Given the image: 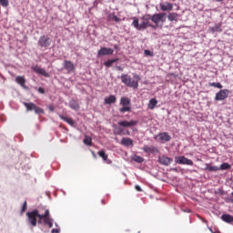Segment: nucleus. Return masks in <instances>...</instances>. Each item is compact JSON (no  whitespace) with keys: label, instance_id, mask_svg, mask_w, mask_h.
<instances>
[{"label":"nucleus","instance_id":"1","mask_svg":"<svg viewBox=\"0 0 233 233\" xmlns=\"http://www.w3.org/2000/svg\"><path fill=\"white\" fill-rule=\"evenodd\" d=\"M28 224L31 227H37L38 225H46L49 228L54 227V219L50 218V210L46 209L44 214L41 215L38 209H34L26 213Z\"/></svg>","mask_w":233,"mask_h":233},{"label":"nucleus","instance_id":"2","mask_svg":"<svg viewBox=\"0 0 233 233\" xmlns=\"http://www.w3.org/2000/svg\"><path fill=\"white\" fill-rule=\"evenodd\" d=\"M140 24H139V18L134 17L132 22V26L136 28V30L142 31L147 30V28H156V25H152L150 21V15H145L140 18Z\"/></svg>","mask_w":233,"mask_h":233},{"label":"nucleus","instance_id":"3","mask_svg":"<svg viewBox=\"0 0 233 233\" xmlns=\"http://www.w3.org/2000/svg\"><path fill=\"white\" fill-rule=\"evenodd\" d=\"M121 81L126 85L127 86H129L130 88H137L139 86V81H141V77L139 75H135V76L130 77L128 75H122L121 76Z\"/></svg>","mask_w":233,"mask_h":233},{"label":"nucleus","instance_id":"4","mask_svg":"<svg viewBox=\"0 0 233 233\" xmlns=\"http://www.w3.org/2000/svg\"><path fill=\"white\" fill-rule=\"evenodd\" d=\"M119 105L120 106H122L119 108L120 114H125V112H132V106H130L131 105L130 98L127 96L121 97Z\"/></svg>","mask_w":233,"mask_h":233},{"label":"nucleus","instance_id":"5","mask_svg":"<svg viewBox=\"0 0 233 233\" xmlns=\"http://www.w3.org/2000/svg\"><path fill=\"white\" fill-rule=\"evenodd\" d=\"M24 106L26 108V112H32L34 110L35 114H45V109L37 106V105L33 102H23Z\"/></svg>","mask_w":233,"mask_h":233},{"label":"nucleus","instance_id":"6","mask_svg":"<svg viewBox=\"0 0 233 233\" xmlns=\"http://www.w3.org/2000/svg\"><path fill=\"white\" fill-rule=\"evenodd\" d=\"M166 15L167 14L165 13H157L154 15H150L151 21L156 25V28L159 26V23H165L167 21Z\"/></svg>","mask_w":233,"mask_h":233},{"label":"nucleus","instance_id":"7","mask_svg":"<svg viewBox=\"0 0 233 233\" xmlns=\"http://www.w3.org/2000/svg\"><path fill=\"white\" fill-rule=\"evenodd\" d=\"M38 46L41 48H48L50 45H52V39L48 37L47 35H42L40 36L38 42H37Z\"/></svg>","mask_w":233,"mask_h":233},{"label":"nucleus","instance_id":"8","mask_svg":"<svg viewBox=\"0 0 233 233\" xmlns=\"http://www.w3.org/2000/svg\"><path fill=\"white\" fill-rule=\"evenodd\" d=\"M175 162L178 165H188L189 167H192L194 165V162L188 158H187L184 156L181 157H176Z\"/></svg>","mask_w":233,"mask_h":233},{"label":"nucleus","instance_id":"9","mask_svg":"<svg viewBox=\"0 0 233 233\" xmlns=\"http://www.w3.org/2000/svg\"><path fill=\"white\" fill-rule=\"evenodd\" d=\"M228 97V90L222 89L218 93L216 94L215 100L216 101H225Z\"/></svg>","mask_w":233,"mask_h":233},{"label":"nucleus","instance_id":"10","mask_svg":"<svg viewBox=\"0 0 233 233\" xmlns=\"http://www.w3.org/2000/svg\"><path fill=\"white\" fill-rule=\"evenodd\" d=\"M137 123H139L137 120H130V121L123 120V121H119L118 125L123 128H130V127L137 126Z\"/></svg>","mask_w":233,"mask_h":233},{"label":"nucleus","instance_id":"11","mask_svg":"<svg viewBox=\"0 0 233 233\" xmlns=\"http://www.w3.org/2000/svg\"><path fill=\"white\" fill-rule=\"evenodd\" d=\"M143 152H145L146 154H158L159 153V149L154 146H148V145H145L142 148Z\"/></svg>","mask_w":233,"mask_h":233},{"label":"nucleus","instance_id":"12","mask_svg":"<svg viewBox=\"0 0 233 233\" xmlns=\"http://www.w3.org/2000/svg\"><path fill=\"white\" fill-rule=\"evenodd\" d=\"M114 54V49L108 48V47H102L100 50L97 52V56H112Z\"/></svg>","mask_w":233,"mask_h":233},{"label":"nucleus","instance_id":"13","mask_svg":"<svg viewBox=\"0 0 233 233\" xmlns=\"http://www.w3.org/2000/svg\"><path fill=\"white\" fill-rule=\"evenodd\" d=\"M64 68L66 70L67 74H70L71 72H74L76 70V66H74V63L72 61L66 60L64 62Z\"/></svg>","mask_w":233,"mask_h":233},{"label":"nucleus","instance_id":"14","mask_svg":"<svg viewBox=\"0 0 233 233\" xmlns=\"http://www.w3.org/2000/svg\"><path fill=\"white\" fill-rule=\"evenodd\" d=\"M157 137L159 138V141H162V143H168V141H170V139H172V137H170V135H168L167 132H162L159 133Z\"/></svg>","mask_w":233,"mask_h":233},{"label":"nucleus","instance_id":"15","mask_svg":"<svg viewBox=\"0 0 233 233\" xmlns=\"http://www.w3.org/2000/svg\"><path fill=\"white\" fill-rule=\"evenodd\" d=\"M174 160L167 156H161L158 157V163L160 165H164L165 167H168L170 163H172Z\"/></svg>","mask_w":233,"mask_h":233},{"label":"nucleus","instance_id":"16","mask_svg":"<svg viewBox=\"0 0 233 233\" xmlns=\"http://www.w3.org/2000/svg\"><path fill=\"white\" fill-rule=\"evenodd\" d=\"M33 70L35 74H39L40 76H44V77H50V75L45 70V68H41L39 66H35Z\"/></svg>","mask_w":233,"mask_h":233},{"label":"nucleus","instance_id":"17","mask_svg":"<svg viewBox=\"0 0 233 233\" xmlns=\"http://www.w3.org/2000/svg\"><path fill=\"white\" fill-rule=\"evenodd\" d=\"M160 10L162 12H171V10H174V5L165 2L163 4H160Z\"/></svg>","mask_w":233,"mask_h":233},{"label":"nucleus","instance_id":"18","mask_svg":"<svg viewBox=\"0 0 233 233\" xmlns=\"http://www.w3.org/2000/svg\"><path fill=\"white\" fill-rule=\"evenodd\" d=\"M120 145H123V147H133L134 140H132L130 137H123L121 139Z\"/></svg>","mask_w":233,"mask_h":233},{"label":"nucleus","instance_id":"19","mask_svg":"<svg viewBox=\"0 0 233 233\" xmlns=\"http://www.w3.org/2000/svg\"><path fill=\"white\" fill-rule=\"evenodd\" d=\"M59 117L60 119H62V121H65L66 123H67V125H70V127H74V125H76V122L74 121V119H72V117H68L63 115H60Z\"/></svg>","mask_w":233,"mask_h":233},{"label":"nucleus","instance_id":"20","mask_svg":"<svg viewBox=\"0 0 233 233\" xmlns=\"http://www.w3.org/2000/svg\"><path fill=\"white\" fill-rule=\"evenodd\" d=\"M117 101V97L114 95H110L108 97H106L104 100L105 105H113Z\"/></svg>","mask_w":233,"mask_h":233},{"label":"nucleus","instance_id":"21","mask_svg":"<svg viewBox=\"0 0 233 233\" xmlns=\"http://www.w3.org/2000/svg\"><path fill=\"white\" fill-rule=\"evenodd\" d=\"M15 81L18 85H20V86L25 88V85H26V79L25 78V76H16Z\"/></svg>","mask_w":233,"mask_h":233},{"label":"nucleus","instance_id":"22","mask_svg":"<svg viewBox=\"0 0 233 233\" xmlns=\"http://www.w3.org/2000/svg\"><path fill=\"white\" fill-rule=\"evenodd\" d=\"M115 134L116 136H130V131L127 130L126 132L123 130V128L118 127L116 128V131H115Z\"/></svg>","mask_w":233,"mask_h":233},{"label":"nucleus","instance_id":"23","mask_svg":"<svg viewBox=\"0 0 233 233\" xmlns=\"http://www.w3.org/2000/svg\"><path fill=\"white\" fill-rule=\"evenodd\" d=\"M221 219L225 221V223H233V217L228 214L222 215Z\"/></svg>","mask_w":233,"mask_h":233},{"label":"nucleus","instance_id":"24","mask_svg":"<svg viewBox=\"0 0 233 233\" xmlns=\"http://www.w3.org/2000/svg\"><path fill=\"white\" fill-rule=\"evenodd\" d=\"M157 105V99L152 98L149 100L148 108H150V110H154Z\"/></svg>","mask_w":233,"mask_h":233},{"label":"nucleus","instance_id":"25","mask_svg":"<svg viewBox=\"0 0 233 233\" xmlns=\"http://www.w3.org/2000/svg\"><path fill=\"white\" fill-rule=\"evenodd\" d=\"M97 155L99 156V157H101L103 159V161H108V155H106L105 150L102 149V150L98 151Z\"/></svg>","mask_w":233,"mask_h":233},{"label":"nucleus","instance_id":"26","mask_svg":"<svg viewBox=\"0 0 233 233\" xmlns=\"http://www.w3.org/2000/svg\"><path fill=\"white\" fill-rule=\"evenodd\" d=\"M206 170H208V172H218L219 170V167H218L217 166H210L207 164Z\"/></svg>","mask_w":233,"mask_h":233},{"label":"nucleus","instance_id":"27","mask_svg":"<svg viewBox=\"0 0 233 233\" xmlns=\"http://www.w3.org/2000/svg\"><path fill=\"white\" fill-rule=\"evenodd\" d=\"M117 61H119V59L116 58V59H110L107 60L104 63L105 66H106V68H110V66H112L113 63H117Z\"/></svg>","mask_w":233,"mask_h":233},{"label":"nucleus","instance_id":"28","mask_svg":"<svg viewBox=\"0 0 233 233\" xmlns=\"http://www.w3.org/2000/svg\"><path fill=\"white\" fill-rule=\"evenodd\" d=\"M218 168L219 170H230L232 166H230L228 163H222Z\"/></svg>","mask_w":233,"mask_h":233},{"label":"nucleus","instance_id":"29","mask_svg":"<svg viewBox=\"0 0 233 233\" xmlns=\"http://www.w3.org/2000/svg\"><path fill=\"white\" fill-rule=\"evenodd\" d=\"M167 19L168 21H177V13H170Z\"/></svg>","mask_w":233,"mask_h":233},{"label":"nucleus","instance_id":"30","mask_svg":"<svg viewBox=\"0 0 233 233\" xmlns=\"http://www.w3.org/2000/svg\"><path fill=\"white\" fill-rule=\"evenodd\" d=\"M84 144L87 145V147H92V137L86 136L84 138Z\"/></svg>","mask_w":233,"mask_h":233},{"label":"nucleus","instance_id":"31","mask_svg":"<svg viewBox=\"0 0 233 233\" xmlns=\"http://www.w3.org/2000/svg\"><path fill=\"white\" fill-rule=\"evenodd\" d=\"M108 17L116 23H119V21H121V18L117 17L115 14L109 15Z\"/></svg>","mask_w":233,"mask_h":233},{"label":"nucleus","instance_id":"32","mask_svg":"<svg viewBox=\"0 0 233 233\" xmlns=\"http://www.w3.org/2000/svg\"><path fill=\"white\" fill-rule=\"evenodd\" d=\"M209 86H214L215 88H223V86L219 82L209 83Z\"/></svg>","mask_w":233,"mask_h":233},{"label":"nucleus","instance_id":"33","mask_svg":"<svg viewBox=\"0 0 233 233\" xmlns=\"http://www.w3.org/2000/svg\"><path fill=\"white\" fill-rule=\"evenodd\" d=\"M28 208V204L26 200L24 202L22 208H21V214H25L26 212V209Z\"/></svg>","mask_w":233,"mask_h":233},{"label":"nucleus","instance_id":"34","mask_svg":"<svg viewBox=\"0 0 233 233\" xmlns=\"http://www.w3.org/2000/svg\"><path fill=\"white\" fill-rule=\"evenodd\" d=\"M133 159L134 161H136V163H143V161H145V158L139 156H135Z\"/></svg>","mask_w":233,"mask_h":233},{"label":"nucleus","instance_id":"35","mask_svg":"<svg viewBox=\"0 0 233 233\" xmlns=\"http://www.w3.org/2000/svg\"><path fill=\"white\" fill-rule=\"evenodd\" d=\"M0 5H1V6H4L5 8H6V6H8V5H10V4H9L8 0H0Z\"/></svg>","mask_w":233,"mask_h":233},{"label":"nucleus","instance_id":"36","mask_svg":"<svg viewBox=\"0 0 233 233\" xmlns=\"http://www.w3.org/2000/svg\"><path fill=\"white\" fill-rule=\"evenodd\" d=\"M71 108H73L74 110H79V104L74 102L73 104H71Z\"/></svg>","mask_w":233,"mask_h":233},{"label":"nucleus","instance_id":"37","mask_svg":"<svg viewBox=\"0 0 233 233\" xmlns=\"http://www.w3.org/2000/svg\"><path fill=\"white\" fill-rule=\"evenodd\" d=\"M144 54H145V56H154V53L152 51L148 50V49H146L144 51Z\"/></svg>","mask_w":233,"mask_h":233},{"label":"nucleus","instance_id":"38","mask_svg":"<svg viewBox=\"0 0 233 233\" xmlns=\"http://www.w3.org/2000/svg\"><path fill=\"white\" fill-rule=\"evenodd\" d=\"M136 190H137V192H143V189L141 188V187L139 185L135 186Z\"/></svg>","mask_w":233,"mask_h":233},{"label":"nucleus","instance_id":"39","mask_svg":"<svg viewBox=\"0 0 233 233\" xmlns=\"http://www.w3.org/2000/svg\"><path fill=\"white\" fill-rule=\"evenodd\" d=\"M38 92H39V94H45V88L38 87Z\"/></svg>","mask_w":233,"mask_h":233},{"label":"nucleus","instance_id":"40","mask_svg":"<svg viewBox=\"0 0 233 233\" xmlns=\"http://www.w3.org/2000/svg\"><path fill=\"white\" fill-rule=\"evenodd\" d=\"M198 219H201V221H203V223H208V222L207 221V219L201 218V216L198 215Z\"/></svg>","mask_w":233,"mask_h":233},{"label":"nucleus","instance_id":"41","mask_svg":"<svg viewBox=\"0 0 233 233\" xmlns=\"http://www.w3.org/2000/svg\"><path fill=\"white\" fill-rule=\"evenodd\" d=\"M51 233H59V229L58 228H53L51 230Z\"/></svg>","mask_w":233,"mask_h":233},{"label":"nucleus","instance_id":"42","mask_svg":"<svg viewBox=\"0 0 233 233\" xmlns=\"http://www.w3.org/2000/svg\"><path fill=\"white\" fill-rule=\"evenodd\" d=\"M116 70H120L121 72H123V68L119 66H116Z\"/></svg>","mask_w":233,"mask_h":233},{"label":"nucleus","instance_id":"43","mask_svg":"<svg viewBox=\"0 0 233 233\" xmlns=\"http://www.w3.org/2000/svg\"><path fill=\"white\" fill-rule=\"evenodd\" d=\"M217 3H221L223 0H215Z\"/></svg>","mask_w":233,"mask_h":233},{"label":"nucleus","instance_id":"44","mask_svg":"<svg viewBox=\"0 0 233 233\" xmlns=\"http://www.w3.org/2000/svg\"><path fill=\"white\" fill-rule=\"evenodd\" d=\"M102 205H105V200H102Z\"/></svg>","mask_w":233,"mask_h":233},{"label":"nucleus","instance_id":"45","mask_svg":"<svg viewBox=\"0 0 233 233\" xmlns=\"http://www.w3.org/2000/svg\"><path fill=\"white\" fill-rule=\"evenodd\" d=\"M107 163H109V164H110V163H112V161H110V160H109Z\"/></svg>","mask_w":233,"mask_h":233}]
</instances>
